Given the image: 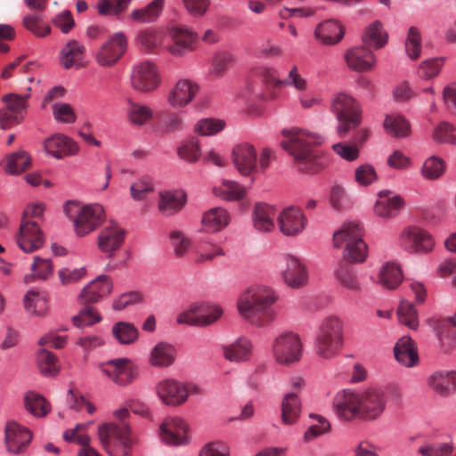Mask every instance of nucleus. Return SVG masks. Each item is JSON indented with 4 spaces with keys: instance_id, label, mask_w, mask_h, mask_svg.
Listing matches in <instances>:
<instances>
[{
    "instance_id": "1",
    "label": "nucleus",
    "mask_w": 456,
    "mask_h": 456,
    "mask_svg": "<svg viewBox=\"0 0 456 456\" xmlns=\"http://www.w3.org/2000/svg\"><path fill=\"white\" fill-rule=\"evenodd\" d=\"M281 146L293 158L295 168L305 174H315L324 167V160L314 148L322 142L317 134L298 128H285Z\"/></svg>"
},
{
    "instance_id": "2",
    "label": "nucleus",
    "mask_w": 456,
    "mask_h": 456,
    "mask_svg": "<svg viewBox=\"0 0 456 456\" xmlns=\"http://www.w3.org/2000/svg\"><path fill=\"white\" fill-rule=\"evenodd\" d=\"M277 300L278 296L272 288L255 285L240 294L237 305L245 320L255 326L265 327L272 323L277 316L274 307Z\"/></svg>"
},
{
    "instance_id": "3",
    "label": "nucleus",
    "mask_w": 456,
    "mask_h": 456,
    "mask_svg": "<svg viewBox=\"0 0 456 456\" xmlns=\"http://www.w3.org/2000/svg\"><path fill=\"white\" fill-rule=\"evenodd\" d=\"M114 416L119 423H105L99 427L98 436L102 447L112 456H130L133 438L128 424L125 422L129 416L126 408L117 410Z\"/></svg>"
},
{
    "instance_id": "4",
    "label": "nucleus",
    "mask_w": 456,
    "mask_h": 456,
    "mask_svg": "<svg viewBox=\"0 0 456 456\" xmlns=\"http://www.w3.org/2000/svg\"><path fill=\"white\" fill-rule=\"evenodd\" d=\"M362 228L359 223L344 224L333 234V246L344 247L343 258L346 263L358 264L365 261L368 247L362 238Z\"/></svg>"
},
{
    "instance_id": "5",
    "label": "nucleus",
    "mask_w": 456,
    "mask_h": 456,
    "mask_svg": "<svg viewBox=\"0 0 456 456\" xmlns=\"http://www.w3.org/2000/svg\"><path fill=\"white\" fill-rule=\"evenodd\" d=\"M344 324L337 316H328L319 324L314 348L322 359H331L338 354L343 345Z\"/></svg>"
},
{
    "instance_id": "6",
    "label": "nucleus",
    "mask_w": 456,
    "mask_h": 456,
    "mask_svg": "<svg viewBox=\"0 0 456 456\" xmlns=\"http://www.w3.org/2000/svg\"><path fill=\"white\" fill-rule=\"evenodd\" d=\"M64 212L73 222L77 236L84 237L94 231L104 220V209L99 204L81 205L69 200L64 206Z\"/></svg>"
},
{
    "instance_id": "7",
    "label": "nucleus",
    "mask_w": 456,
    "mask_h": 456,
    "mask_svg": "<svg viewBox=\"0 0 456 456\" xmlns=\"http://www.w3.org/2000/svg\"><path fill=\"white\" fill-rule=\"evenodd\" d=\"M330 108L337 118V132L340 137H345L349 131L360 126L362 107L351 95L345 93L336 94L331 101Z\"/></svg>"
},
{
    "instance_id": "8",
    "label": "nucleus",
    "mask_w": 456,
    "mask_h": 456,
    "mask_svg": "<svg viewBox=\"0 0 456 456\" xmlns=\"http://www.w3.org/2000/svg\"><path fill=\"white\" fill-rule=\"evenodd\" d=\"M303 344L297 333L286 331L279 334L272 343V354L276 362L290 366L301 360Z\"/></svg>"
},
{
    "instance_id": "9",
    "label": "nucleus",
    "mask_w": 456,
    "mask_h": 456,
    "mask_svg": "<svg viewBox=\"0 0 456 456\" xmlns=\"http://www.w3.org/2000/svg\"><path fill=\"white\" fill-rule=\"evenodd\" d=\"M161 82L157 65L151 61H144L133 69L131 86L139 93L147 94L156 90Z\"/></svg>"
},
{
    "instance_id": "10",
    "label": "nucleus",
    "mask_w": 456,
    "mask_h": 456,
    "mask_svg": "<svg viewBox=\"0 0 456 456\" xmlns=\"http://www.w3.org/2000/svg\"><path fill=\"white\" fill-rule=\"evenodd\" d=\"M102 372L118 386L126 387L138 377V369L127 358H117L100 365Z\"/></svg>"
},
{
    "instance_id": "11",
    "label": "nucleus",
    "mask_w": 456,
    "mask_h": 456,
    "mask_svg": "<svg viewBox=\"0 0 456 456\" xmlns=\"http://www.w3.org/2000/svg\"><path fill=\"white\" fill-rule=\"evenodd\" d=\"M219 306L209 305L205 303L192 304L186 311L177 316L178 323L194 326H208L215 322L222 314Z\"/></svg>"
},
{
    "instance_id": "12",
    "label": "nucleus",
    "mask_w": 456,
    "mask_h": 456,
    "mask_svg": "<svg viewBox=\"0 0 456 456\" xmlns=\"http://www.w3.org/2000/svg\"><path fill=\"white\" fill-rule=\"evenodd\" d=\"M361 418L374 420L380 417L387 405L386 393L379 387H370L359 393Z\"/></svg>"
},
{
    "instance_id": "13",
    "label": "nucleus",
    "mask_w": 456,
    "mask_h": 456,
    "mask_svg": "<svg viewBox=\"0 0 456 456\" xmlns=\"http://www.w3.org/2000/svg\"><path fill=\"white\" fill-rule=\"evenodd\" d=\"M126 47V36L122 32H117L99 48L95 60L101 67H111L124 55Z\"/></svg>"
},
{
    "instance_id": "14",
    "label": "nucleus",
    "mask_w": 456,
    "mask_h": 456,
    "mask_svg": "<svg viewBox=\"0 0 456 456\" xmlns=\"http://www.w3.org/2000/svg\"><path fill=\"white\" fill-rule=\"evenodd\" d=\"M279 231L288 237L300 234L306 227L307 218L300 208L290 206L283 208L276 216Z\"/></svg>"
},
{
    "instance_id": "15",
    "label": "nucleus",
    "mask_w": 456,
    "mask_h": 456,
    "mask_svg": "<svg viewBox=\"0 0 456 456\" xmlns=\"http://www.w3.org/2000/svg\"><path fill=\"white\" fill-rule=\"evenodd\" d=\"M399 240L401 247L409 252L427 253L434 247V240L430 234L417 226L403 229Z\"/></svg>"
},
{
    "instance_id": "16",
    "label": "nucleus",
    "mask_w": 456,
    "mask_h": 456,
    "mask_svg": "<svg viewBox=\"0 0 456 456\" xmlns=\"http://www.w3.org/2000/svg\"><path fill=\"white\" fill-rule=\"evenodd\" d=\"M232 159L236 170L243 176L252 177L257 172V153L248 142L236 145L232 152Z\"/></svg>"
},
{
    "instance_id": "17",
    "label": "nucleus",
    "mask_w": 456,
    "mask_h": 456,
    "mask_svg": "<svg viewBox=\"0 0 456 456\" xmlns=\"http://www.w3.org/2000/svg\"><path fill=\"white\" fill-rule=\"evenodd\" d=\"M125 235L126 232L123 228L117 223L110 222L98 234L97 248L107 257H112L115 252L121 248Z\"/></svg>"
},
{
    "instance_id": "18",
    "label": "nucleus",
    "mask_w": 456,
    "mask_h": 456,
    "mask_svg": "<svg viewBox=\"0 0 456 456\" xmlns=\"http://www.w3.org/2000/svg\"><path fill=\"white\" fill-rule=\"evenodd\" d=\"M158 396L168 406H178L184 403L189 396L190 389L184 384L175 379H164L156 387Z\"/></svg>"
},
{
    "instance_id": "19",
    "label": "nucleus",
    "mask_w": 456,
    "mask_h": 456,
    "mask_svg": "<svg viewBox=\"0 0 456 456\" xmlns=\"http://www.w3.org/2000/svg\"><path fill=\"white\" fill-rule=\"evenodd\" d=\"M333 409L342 420L350 421L361 418L359 393L346 390L339 392L334 398Z\"/></svg>"
},
{
    "instance_id": "20",
    "label": "nucleus",
    "mask_w": 456,
    "mask_h": 456,
    "mask_svg": "<svg viewBox=\"0 0 456 456\" xmlns=\"http://www.w3.org/2000/svg\"><path fill=\"white\" fill-rule=\"evenodd\" d=\"M5 447L9 452L22 453L28 446L32 434L28 428L16 421H9L5 426Z\"/></svg>"
},
{
    "instance_id": "21",
    "label": "nucleus",
    "mask_w": 456,
    "mask_h": 456,
    "mask_svg": "<svg viewBox=\"0 0 456 456\" xmlns=\"http://www.w3.org/2000/svg\"><path fill=\"white\" fill-rule=\"evenodd\" d=\"M16 242L25 253H31L40 248L44 244V238L37 224L34 221H21Z\"/></svg>"
},
{
    "instance_id": "22",
    "label": "nucleus",
    "mask_w": 456,
    "mask_h": 456,
    "mask_svg": "<svg viewBox=\"0 0 456 456\" xmlns=\"http://www.w3.org/2000/svg\"><path fill=\"white\" fill-rule=\"evenodd\" d=\"M112 287V281L109 276L99 275L81 290L79 301L84 305L97 303L110 294Z\"/></svg>"
},
{
    "instance_id": "23",
    "label": "nucleus",
    "mask_w": 456,
    "mask_h": 456,
    "mask_svg": "<svg viewBox=\"0 0 456 456\" xmlns=\"http://www.w3.org/2000/svg\"><path fill=\"white\" fill-rule=\"evenodd\" d=\"M200 86L189 79L178 80L167 95V102L173 108H183L192 102Z\"/></svg>"
},
{
    "instance_id": "24",
    "label": "nucleus",
    "mask_w": 456,
    "mask_h": 456,
    "mask_svg": "<svg viewBox=\"0 0 456 456\" xmlns=\"http://www.w3.org/2000/svg\"><path fill=\"white\" fill-rule=\"evenodd\" d=\"M427 383L434 394L447 397L456 391V371L436 370L428 378Z\"/></svg>"
},
{
    "instance_id": "25",
    "label": "nucleus",
    "mask_w": 456,
    "mask_h": 456,
    "mask_svg": "<svg viewBox=\"0 0 456 456\" xmlns=\"http://www.w3.org/2000/svg\"><path fill=\"white\" fill-rule=\"evenodd\" d=\"M173 44L167 47L172 55L182 56L193 49L198 38L197 33L183 27H175L170 31Z\"/></svg>"
},
{
    "instance_id": "26",
    "label": "nucleus",
    "mask_w": 456,
    "mask_h": 456,
    "mask_svg": "<svg viewBox=\"0 0 456 456\" xmlns=\"http://www.w3.org/2000/svg\"><path fill=\"white\" fill-rule=\"evenodd\" d=\"M285 267L282 272L283 280L291 288H300L306 283L307 273L305 265L294 256H285Z\"/></svg>"
},
{
    "instance_id": "27",
    "label": "nucleus",
    "mask_w": 456,
    "mask_h": 456,
    "mask_svg": "<svg viewBox=\"0 0 456 456\" xmlns=\"http://www.w3.org/2000/svg\"><path fill=\"white\" fill-rule=\"evenodd\" d=\"M348 67L355 71L364 72L371 69L375 64V56L365 46L353 47L345 53Z\"/></svg>"
},
{
    "instance_id": "28",
    "label": "nucleus",
    "mask_w": 456,
    "mask_h": 456,
    "mask_svg": "<svg viewBox=\"0 0 456 456\" xmlns=\"http://www.w3.org/2000/svg\"><path fill=\"white\" fill-rule=\"evenodd\" d=\"M187 430L186 423L178 418H167L160 425L159 436L164 443L177 445L183 443Z\"/></svg>"
},
{
    "instance_id": "29",
    "label": "nucleus",
    "mask_w": 456,
    "mask_h": 456,
    "mask_svg": "<svg viewBox=\"0 0 456 456\" xmlns=\"http://www.w3.org/2000/svg\"><path fill=\"white\" fill-rule=\"evenodd\" d=\"M44 147L47 153L56 159L76 154L78 149L75 142L61 134H56L46 139Z\"/></svg>"
},
{
    "instance_id": "30",
    "label": "nucleus",
    "mask_w": 456,
    "mask_h": 456,
    "mask_svg": "<svg viewBox=\"0 0 456 456\" xmlns=\"http://www.w3.org/2000/svg\"><path fill=\"white\" fill-rule=\"evenodd\" d=\"M394 353L396 361L405 367H414L419 362L416 344L410 337L401 338L395 346Z\"/></svg>"
},
{
    "instance_id": "31",
    "label": "nucleus",
    "mask_w": 456,
    "mask_h": 456,
    "mask_svg": "<svg viewBox=\"0 0 456 456\" xmlns=\"http://www.w3.org/2000/svg\"><path fill=\"white\" fill-rule=\"evenodd\" d=\"M275 208L265 203H257L252 212L254 227L259 232H271L275 227Z\"/></svg>"
},
{
    "instance_id": "32",
    "label": "nucleus",
    "mask_w": 456,
    "mask_h": 456,
    "mask_svg": "<svg viewBox=\"0 0 456 456\" xmlns=\"http://www.w3.org/2000/svg\"><path fill=\"white\" fill-rule=\"evenodd\" d=\"M230 222L226 209L216 207L206 211L201 218V224L207 232H218L224 229Z\"/></svg>"
},
{
    "instance_id": "33",
    "label": "nucleus",
    "mask_w": 456,
    "mask_h": 456,
    "mask_svg": "<svg viewBox=\"0 0 456 456\" xmlns=\"http://www.w3.org/2000/svg\"><path fill=\"white\" fill-rule=\"evenodd\" d=\"M186 202V195L179 191H167L159 193V211L165 216H173L179 212Z\"/></svg>"
},
{
    "instance_id": "34",
    "label": "nucleus",
    "mask_w": 456,
    "mask_h": 456,
    "mask_svg": "<svg viewBox=\"0 0 456 456\" xmlns=\"http://www.w3.org/2000/svg\"><path fill=\"white\" fill-rule=\"evenodd\" d=\"M314 35L324 45H335L342 40L344 28L336 20H327L317 26Z\"/></svg>"
},
{
    "instance_id": "35",
    "label": "nucleus",
    "mask_w": 456,
    "mask_h": 456,
    "mask_svg": "<svg viewBox=\"0 0 456 456\" xmlns=\"http://www.w3.org/2000/svg\"><path fill=\"white\" fill-rule=\"evenodd\" d=\"M165 33L163 30L148 28L138 32L136 42L148 53H158L162 48Z\"/></svg>"
},
{
    "instance_id": "36",
    "label": "nucleus",
    "mask_w": 456,
    "mask_h": 456,
    "mask_svg": "<svg viewBox=\"0 0 456 456\" xmlns=\"http://www.w3.org/2000/svg\"><path fill=\"white\" fill-rule=\"evenodd\" d=\"M85 46L77 40H70L60 53V63L66 69L81 66L84 59Z\"/></svg>"
},
{
    "instance_id": "37",
    "label": "nucleus",
    "mask_w": 456,
    "mask_h": 456,
    "mask_svg": "<svg viewBox=\"0 0 456 456\" xmlns=\"http://www.w3.org/2000/svg\"><path fill=\"white\" fill-rule=\"evenodd\" d=\"M126 113L128 121L136 126L146 125L153 118V110L151 107L132 99L126 100Z\"/></svg>"
},
{
    "instance_id": "38",
    "label": "nucleus",
    "mask_w": 456,
    "mask_h": 456,
    "mask_svg": "<svg viewBox=\"0 0 456 456\" xmlns=\"http://www.w3.org/2000/svg\"><path fill=\"white\" fill-rule=\"evenodd\" d=\"M403 281L400 266L395 262L384 264L378 274V282L385 289H395Z\"/></svg>"
},
{
    "instance_id": "39",
    "label": "nucleus",
    "mask_w": 456,
    "mask_h": 456,
    "mask_svg": "<svg viewBox=\"0 0 456 456\" xmlns=\"http://www.w3.org/2000/svg\"><path fill=\"white\" fill-rule=\"evenodd\" d=\"M403 206V201L400 196L389 197L388 194L380 193L379 199L375 204L374 211L377 216L382 218H392L397 215Z\"/></svg>"
},
{
    "instance_id": "40",
    "label": "nucleus",
    "mask_w": 456,
    "mask_h": 456,
    "mask_svg": "<svg viewBox=\"0 0 456 456\" xmlns=\"http://www.w3.org/2000/svg\"><path fill=\"white\" fill-rule=\"evenodd\" d=\"M251 342L240 338L234 343L223 346L224 356L230 362H243L248 360L251 354Z\"/></svg>"
},
{
    "instance_id": "41",
    "label": "nucleus",
    "mask_w": 456,
    "mask_h": 456,
    "mask_svg": "<svg viewBox=\"0 0 456 456\" xmlns=\"http://www.w3.org/2000/svg\"><path fill=\"white\" fill-rule=\"evenodd\" d=\"M175 356L176 351L172 345L159 342L151 352L150 362L156 367H168L175 362Z\"/></svg>"
},
{
    "instance_id": "42",
    "label": "nucleus",
    "mask_w": 456,
    "mask_h": 456,
    "mask_svg": "<svg viewBox=\"0 0 456 456\" xmlns=\"http://www.w3.org/2000/svg\"><path fill=\"white\" fill-rule=\"evenodd\" d=\"M387 33L384 30L382 23L376 20L365 28L362 39L366 46L379 49L387 44Z\"/></svg>"
},
{
    "instance_id": "43",
    "label": "nucleus",
    "mask_w": 456,
    "mask_h": 456,
    "mask_svg": "<svg viewBox=\"0 0 456 456\" xmlns=\"http://www.w3.org/2000/svg\"><path fill=\"white\" fill-rule=\"evenodd\" d=\"M224 255V250L220 245L209 240H201L197 242L195 247L194 261L197 264L212 262L216 257Z\"/></svg>"
},
{
    "instance_id": "44",
    "label": "nucleus",
    "mask_w": 456,
    "mask_h": 456,
    "mask_svg": "<svg viewBox=\"0 0 456 456\" xmlns=\"http://www.w3.org/2000/svg\"><path fill=\"white\" fill-rule=\"evenodd\" d=\"M301 411V404L296 392L288 393L281 403V419L286 425L297 422Z\"/></svg>"
},
{
    "instance_id": "45",
    "label": "nucleus",
    "mask_w": 456,
    "mask_h": 456,
    "mask_svg": "<svg viewBox=\"0 0 456 456\" xmlns=\"http://www.w3.org/2000/svg\"><path fill=\"white\" fill-rule=\"evenodd\" d=\"M383 126L386 133L394 137H405L411 133L409 121L400 114L387 115Z\"/></svg>"
},
{
    "instance_id": "46",
    "label": "nucleus",
    "mask_w": 456,
    "mask_h": 456,
    "mask_svg": "<svg viewBox=\"0 0 456 456\" xmlns=\"http://www.w3.org/2000/svg\"><path fill=\"white\" fill-rule=\"evenodd\" d=\"M24 307L30 314L45 315L48 309L45 293L35 289L28 290L24 297Z\"/></svg>"
},
{
    "instance_id": "47",
    "label": "nucleus",
    "mask_w": 456,
    "mask_h": 456,
    "mask_svg": "<svg viewBox=\"0 0 456 456\" xmlns=\"http://www.w3.org/2000/svg\"><path fill=\"white\" fill-rule=\"evenodd\" d=\"M24 405L29 413L37 418L45 417L51 410L50 403L45 398L34 391L25 394Z\"/></svg>"
},
{
    "instance_id": "48",
    "label": "nucleus",
    "mask_w": 456,
    "mask_h": 456,
    "mask_svg": "<svg viewBox=\"0 0 456 456\" xmlns=\"http://www.w3.org/2000/svg\"><path fill=\"white\" fill-rule=\"evenodd\" d=\"M216 196L226 200H240L245 198L247 191L238 182L223 180L221 184L213 190Z\"/></svg>"
},
{
    "instance_id": "49",
    "label": "nucleus",
    "mask_w": 456,
    "mask_h": 456,
    "mask_svg": "<svg viewBox=\"0 0 456 456\" xmlns=\"http://www.w3.org/2000/svg\"><path fill=\"white\" fill-rule=\"evenodd\" d=\"M111 333L121 345L133 344L138 338L137 328L133 323L127 322H116L111 329Z\"/></svg>"
},
{
    "instance_id": "50",
    "label": "nucleus",
    "mask_w": 456,
    "mask_h": 456,
    "mask_svg": "<svg viewBox=\"0 0 456 456\" xmlns=\"http://www.w3.org/2000/svg\"><path fill=\"white\" fill-rule=\"evenodd\" d=\"M163 6L164 0H154L144 8L134 10L131 17L137 22H151L158 18Z\"/></svg>"
},
{
    "instance_id": "51",
    "label": "nucleus",
    "mask_w": 456,
    "mask_h": 456,
    "mask_svg": "<svg viewBox=\"0 0 456 456\" xmlns=\"http://www.w3.org/2000/svg\"><path fill=\"white\" fill-rule=\"evenodd\" d=\"M37 363L41 373L45 376H55L60 370L57 357L46 349H41L38 352Z\"/></svg>"
},
{
    "instance_id": "52",
    "label": "nucleus",
    "mask_w": 456,
    "mask_h": 456,
    "mask_svg": "<svg viewBox=\"0 0 456 456\" xmlns=\"http://www.w3.org/2000/svg\"><path fill=\"white\" fill-rule=\"evenodd\" d=\"M338 281L342 286L351 290L359 289V282L354 270L346 262L339 263L335 272Z\"/></svg>"
},
{
    "instance_id": "53",
    "label": "nucleus",
    "mask_w": 456,
    "mask_h": 456,
    "mask_svg": "<svg viewBox=\"0 0 456 456\" xmlns=\"http://www.w3.org/2000/svg\"><path fill=\"white\" fill-rule=\"evenodd\" d=\"M234 61L235 58L232 53L227 51L217 52L213 58L210 75L215 77H222Z\"/></svg>"
},
{
    "instance_id": "54",
    "label": "nucleus",
    "mask_w": 456,
    "mask_h": 456,
    "mask_svg": "<svg viewBox=\"0 0 456 456\" xmlns=\"http://www.w3.org/2000/svg\"><path fill=\"white\" fill-rule=\"evenodd\" d=\"M445 170L444 161L436 156L428 158L421 167L422 175L428 180H436L442 176Z\"/></svg>"
},
{
    "instance_id": "55",
    "label": "nucleus",
    "mask_w": 456,
    "mask_h": 456,
    "mask_svg": "<svg viewBox=\"0 0 456 456\" xmlns=\"http://www.w3.org/2000/svg\"><path fill=\"white\" fill-rule=\"evenodd\" d=\"M397 314L401 323L410 329H417L419 325L418 314L411 303L406 300H402L397 310Z\"/></svg>"
},
{
    "instance_id": "56",
    "label": "nucleus",
    "mask_w": 456,
    "mask_h": 456,
    "mask_svg": "<svg viewBox=\"0 0 456 456\" xmlns=\"http://www.w3.org/2000/svg\"><path fill=\"white\" fill-rule=\"evenodd\" d=\"M432 136L439 143L456 145V126L449 122H440L435 127Z\"/></svg>"
},
{
    "instance_id": "57",
    "label": "nucleus",
    "mask_w": 456,
    "mask_h": 456,
    "mask_svg": "<svg viewBox=\"0 0 456 456\" xmlns=\"http://www.w3.org/2000/svg\"><path fill=\"white\" fill-rule=\"evenodd\" d=\"M30 164V156L26 151H20L8 156L7 171L11 174H19L28 169Z\"/></svg>"
},
{
    "instance_id": "58",
    "label": "nucleus",
    "mask_w": 456,
    "mask_h": 456,
    "mask_svg": "<svg viewBox=\"0 0 456 456\" xmlns=\"http://www.w3.org/2000/svg\"><path fill=\"white\" fill-rule=\"evenodd\" d=\"M102 316L94 306L86 305L79 313L73 316V324L77 328L90 326L100 322Z\"/></svg>"
},
{
    "instance_id": "59",
    "label": "nucleus",
    "mask_w": 456,
    "mask_h": 456,
    "mask_svg": "<svg viewBox=\"0 0 456 456\" xmlns=\"http://www.w3.org/2000/svg\"><path fill=\"white\" fill-rule=\"evenodd\" d=\"M23 26L32 32L35 36L45 37L51 33V27L42 22L41 16L38 14H28L22 20Z\"/></svg>"
},
{
    "instance_id": "60",
    "label": "nucleus",
    "mask_w": 456,
    "mask_h": 456,
    "mask_svg": "<svg viewBox=\"0 0 456 456\" xmlns=\"http://www.w3.org/2000/svg\"><path fill=\"white\" fill-rule=\"evenodd\" d=\"M30 94L20 95L17 94H9L2 97V101L5 103V108L18 114L24 115L27 112L28 100Z\"/></svg>"
},
{
    "instance_id": "61",
    "label": "nucleus",
    "mask_w": 456,
    "mask_h": 456,
    "mask_svg": "<svg viewBox=\"0 0 456 456\" xmlns=\"http://www.w3.org/2000/svg\"><path fill=\"white\" fill-rule=\"evenodd\" d=\"M169 239L174 248L175 255L177 257H183L191 246V239L178 230L172 231L169 234Z\"/></svg>"
},
{
    "instance_id": "62",
    "label": "nucleus",
    "mask_w": 456,
    "mask_h": 456,
    "mask_svg": "<svg viewBox=\"0 0 456 456\" xmlns=\"http://www.w3.org/2000/svg\"><path fill=\"white\" fill-rule=\"evenodd\" d=\"M131 0H99L97 7L102 15H118L123 12Z\"/></svg>"
},
{
    "instance_id": "63",
    "label": "nucleus",
    "mask_w": 456,
    "mask_h": 456,
    "mask_svg": "<svg viewBox=\"0 0 456 456\" xmlns=\"http://www.w3.org/2000/svg\"><path fill=\"white\" fill-rule=\"evenodd\" d=\"M330 204L334 210L342 211L349 205L346 190L340 184H333L330 191Z\"/></svg>"
},
{
    "instance_id": "64",
    "label": "nucleus",
    "mask_w": 456,
    "mask_h": 456,
    "mask_svg": "<svg viewBox=\"0 0 456 456\" xmlns=\"http://www.w3.org/2000/svg\"><path fill=\"white\" fill-rule=\"evenodd\" d=\"M177 154L182 159L187 162L193 163L198 161L200 158L199 142L195 139L185 141L178 147Z\"/></svg>"
}]
</instances>
